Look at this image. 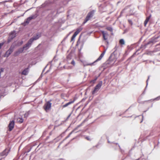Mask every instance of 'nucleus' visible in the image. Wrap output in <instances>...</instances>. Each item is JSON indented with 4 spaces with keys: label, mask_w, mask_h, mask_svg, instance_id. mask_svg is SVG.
I'll list each match as a JSON object with an SVG mask.
<instances>
[{
    "label": "nucleus",
    "mask_w": 160,
    "mask_h": 160,
    "mask_svg": "<svg viewBox=\"0 0 160 160\" xmlns=\"http://www.w3.org/2000/svg\"><path fill=\"white\" fill-rule=\"evenodd\" d=\"M71 64L73 65V66H75V63L74 61L73 60H72L71 62Z\"/></svg>",
    "instance_id": "22"
},
{
    "label": "nucleus",
    "mask_w": 160,
    "mask_h": 160,
    "mask_svg": "<svg viewBox=\"0 0 160 160\" xmlns=\"http://www.w3.org/2000/svg\"><path fill=\"white\" fill-rule=\"evenodd\" d=\"M82 28L80 27L77 29L76 31L74 32V34L77 36L79 33L82 30Z\"/></svg>",
    "instance_id": "14"
},
{
    "label": "nucleus",
    "mask_w": 160,
    "mask_h": 160,
    "mask_svg": "<svg viewBox=\"0 0 160 160\" xmlns=\"http://www.w3.org/2000/svg\"><path fill=\"white\" fill-rule=\"evenodd\" d=\"M102 84V82H100L95 87L94 90L92 92V94L96 93L100 88Z\"/></svg>",
    "instance_id": "1"
},
{
    "label": "nucleus",
    "mask_w": 160,
    "mask_h": 160,
    "mask_svg": "<svg viewBox=\"0 0 160 160\" xmlns=\"http://www.w3.org/2000/svg\"><path fill=\"white\" fill-rule=\"evenodd\" d=\"M85 138L88 140H90V139L89 137H87Z\"/></svg>",
    "instance_id": "28"
},
{
    "label": "nucleus",
    "mask_w": 160,
    "mask_h": 160,
    "mask_svg": "<svg viewBox=\"0 0 160 160\" xmlns=\"http://www.w3.org/2000/svg\"><path fill=\"white\" fill-rule=\"evenodd\" d=\"M160 99V97H157V98H155V100H159V99Z\"/></svg>",
    "instance_id": "27"
},
{
    "label": "nucleus",
    "mask_w": 160,
    "mask_h": 160,
    "mask_svg": "<svg viewBox=\"0 0 160 160\" xmlns=\"http://www.w3.org/2000/svg\"><path fill=\"white\" fill-rule=\"evenodd\" d=\"M119 43L122 45H124L125 44V42L123 39H121L119 41Z\"/></svg>",
    "instance_id": "17"
},
{
    "label": "nucleus",
    "mask_w": 160,
    "mask_h": 160,
    "mask_svg": "<svg viewBox=\"0 0 160 160\" xmlns=\"http://www.w3.org/2000/svg\"><path fill=\"white\" fill-rule=\"evenodd\" d=\"M67 107V105H66V104H64V105H63V106H62V107H63V108H65V107Z\"/></svg>",
    "instance_id": "29"
},
{
    "label": "nucleus",
    "mask_w": 160,
    "mask_h": 160,
    "mask_svg": "<svg viewBox=\"0 0 160 160\" xmlns=\"http://www.w3.org/2000/svg\"><path fill=\"white\" fill-rule=\"evenodd\" d=\"M13 49L11 48H10L6 52V56L7 57H8L9 56L12 52Z\"/></svg>",
    "instance_id": "12"
},
{
    "label": "nucleus",
    "mask_w": 160,
    "mask_h": 160,
    "mask_svg": "<svg viewBox=\"0 0 160 160\" xmlns=\"http://www.w3.org/2000/svg\"><path fill=\"white\" fill-rule=\"evenodd\" d=\"M50 102L51 101L48 102L44 105V108L46 111L49 110L51 108L52 103Z\"/></svg>",
    "instance_id": "5"
},
{
    "label": "nucleus",
    "mask_w": 160,
    "mask_h": 160,
    "mask_svg": "<svg viewBox=\"0 0 160 160\" xmlns=\"http://www.w3.org/2000/svg\"><path fill=\"white\" fill-rule=\"evenodd\" d=\"M20 54V53L18 51H17L16 52H15V53L14 54V55L15 56H18Z\"/></svg>",
    "instance_id": "20"
},
{
    "label": "nucleus",
    "mask_w": 160,
    "mask_h": 160,
    "mask_svg": "<svg viewBox=\"0 0 160 160\" xmlns=\"http://www.w3.org/2000/svg\"><path fill=\"white\" fill-rule=\"evenodd\" d=\"M76 36V35H75L74 34L73 35V36H72V38H71V40L72 41H73L75 38V37Z\"/></svg>",
    "instance_id": "21"
},
{
    "label": "nucleus",
    "mask_w": 160,
    "mask_h": 160,
    "mask_svg": "<svg viewBox=\"0 0 160 160\" xmlns=\"http://www.w3.org/2000/svg\"><path fill=\"white\" fill-rule=\"evenodd\" d=\"M41 37V34L40 33H37L35 36L33 37L32 38L30 39L33 42L34 40H36L39 38Z\"/></svg>",
    "instance_id": "10"
},
{
    "label": "nucleus",
    "mask_w": 160,
    "mask_h": 160,
    "mask_svg": "<svg viewBox=\"0 0 160 160\" xmlns=\"http://www.w3.org/2000/svg\"><path fill=\"white\" fill-rule=\"evenodd\" d=\"M24 49L23 48H23H21L19 49L18 51L20 53L22 52Z\"/></svg>",
    "instance_id": "18"
},
{
    "label": "nucleus",
    "mask_w": 160,
    "mask_h": 160,
    "mask_svg": "<svg viewBox=\"0 0 160 160\" xmlns=\"http://www.w3.org/2000/svg\"><path fill=\"white\" fill-rule=\"evenodd\" d=\"M149 76H148V79H147L146 82H147V85H148V80L149 79Z\"/></svg>",
    "instance_id": "30"
},
{
    "label": "nucleus",
    "mask_w": 160,
    "mask_h": 160,
    "mask_svg": "<svg viewBox=\"0 0 160 160\" xmlns=\"http://www.w3.org/2000/svg\"><path fill=\"white\" fill-rule=\"evenodd\" d=\"M147 86H146V87H147Z\"/></svg>",
    "instance_id": "35"
},
{
    "label": "nucleus",
    "mask_w": 160,
    "mask_h": 160,
    "mask_svg": "<svg viewBox=\"0 0 160 160\" xmlns=\"http://www.w3.org/2000/svg\"><path fill=\"white\" fill-rule=\"evenodd\" d=\"M37 16L38 15L36 14L32 15L31 16H30L26 20L25 22L27 23V24H28L29 23L30 21L31 20L35 19L37 17Z\"/></svg>",
    "instance_id": "4"
},
{
    "label": "nucleus",
    "mask_w": 160,
    "mask_h": 160,
    "mask_svg": "<svg viewBox=\"0 0 160 160\" xmlns=\"http://www.w3.org/2000/svg\"><path fill=\"white\" fill-rule=\"evenodd\" d=\"M97 78H95L94 80H92L91 81V82H92L93 83H94L96 82V80H97Z\"/></svg>",
    "instance_id": "24"
},
{
    "label": "nucleus",
    "mask_w": 160,
    "mask_h": 160,
    "mask_svg": "<svg viewBox=\"0 0 160 160\" xmlns=\"http://www.w3.org/2000/svg\"><path fill=\"white\" fill-rule=\"evenodd\" d=\"M14 121H11L8 126V130L9 131H11L14 128Z\"/></svg>",
    "instance_id": "9"
},
{
    "label": "nucleus",
    "mask_w": 160,
    "mask_h": 160,
    "mask_svg": "<svg viewBox=\"0 0 160 160\" xmlns=\"http://www.w3.org/2000/svg\"><path fill=\"white\" fill-rule=\"evenodd\" d=\"M108 29L109 30H112V28H110Z\"/></svg>",
    "instance_id": "31"
},
{
    "label": "nucleus",
    "mask_w": 160,
    "mask_h": 160,
    "mask_svg": "<svg viewBox=\"0 0 160 160\" xmlns=\"http://www.w3.org/2000/svg\"><path fill=\"white\" fill-rule=\"evenodd\" d=\"M151 17V15H150L148 17H147V18H146L144 22V25L145 26H146V25L147 23L148 22Z\"/></svg>",
    "instance_id": "15"
},
{
    "label": "nucleus",
    "mask_w": 160,
    "mask_h": 160,
    "mask_svg": "<svg viewBox=\"0 0 160 160\" xmlns=\"http://www.w3.org/2000/svg\"><path fill=\"white\" fill-rule=\"evenodd\" d=\"M80 126V125H79V126H78V127H79Z\"/></svg>",
    "instance_id": "34"
},
{
    "label": "nucleus",
    "mask_w": 160,
    "mask_h": 160,
    "mask_svg": "<svg viewBox=\"0 0 160 160\" xmlns=\"http://www.w3.org/2000/svg\"><path fill=\"white\" fill-rule=\"evenodd\" d=\"M74 102V100H73L72 101H70L69 102H68V103H66L67 106H68L69 105L73 103Z\"/></svg>",
    "instance_id": "19"
},
{
    "label": "nucleus",
    "mask_w": 160,
    "mask_h": 160,
    "mask_svg": "<svg viewBox=\"0 0 160 160\" xmlns=\"http://www.w3.org/2000/svg\"><path fill=\"white\" fill-rule=\"evenodd\" d=\"M73 132V131H72V132H71L70 133L69 135H70Z\"/></svg>",
    "instance_id": "32"
},
{
    "label": "nucleus",
    "mask_w": 160,
    "mask_h": 160,
    "mask_svg": "<svg viewBox=\"0 0 160 160\" xmlns=\"http://www.w3.org/2000/svg\"><path fill=\"white\" fill-rule=\"evenodd\" d=\"M102 33L103 35V37L104 40H107L108 39V34L104 32V31H102Z\"/></svg>",
    "instance_id": "11"
},
{
    "label": "nucleus",
    "mask_w": 160,
    "mask_h": 160,
    "mask_svg": "<svg viewBox=\"0 0 160 160\" xmlns=\"http://www.w3.org/2000/svg\"><path fill=\"white\" fill-rule=\"evenodd\" d=\"M32 42L29 39L28 42L23 46L24 49L27 50L31 46Z\"/></svg>",
    "instance_id": "7"
},
{
    "label": "nucleus",
    "mask_w": 160,
    "mask_h": 160,
    "mask_svg": "<svg viewBox=\"0 0 160 160\" xmlns=\"http://www.w3.org/2000/svg\"><path fill=\"white\" fill-rule=\"evenodd\" d=\"M28 113H26L25 114H24V117H27L28 116Z\"/></svg>",
    "instance_id": "26"
},
{
    "label": "nucleus",
    "mask_w": 160,
    "mask_h": 160,
    "mask_svg": "<svg viewBox=\"0 0 160 160\" xmlns=\"http://www.w3.org/2000/svg\"><path fill=\"white\" fill-rule=\"evenodd\" d=\"M9 150L8 149H5L3 152L0 153V156L3 157H6L8 154Z\"/></svg>",
    "instance_id": "8"
},
{
    "label": "nucleus",
    "mask_w": 160,
    "mask_h": 160,
    "mask_svg": "<svg viewBox=\"0 0 160 160\" xmlns=\"http://www.w3.org/2000/svg\"><path fill=\"white\" fill-rule=\"evenodd\" d=\"M16 33L15 31H13L11 32L9 37V38L8 41V42H10L12 39H13L16 37Z\"/></svg>",
    "instance_id": "6"
},
{
    "label": "nucleus",
    "mask_w": 160,
    "mask_h": 160,
    "mask_svg": "<svg viewBox=\"0 0 160 160\" xmlns=\"http://www.w3.org/2000/svg\"><path fill=\"white\" fill-rule=\"evenodd\" d=\"M29 70L28 68L25 69L22 72L21 74L24 75H27L28 72Z\"/></svg>",
    "instance_id": "13"
},
{
    "label": "nucleus",
    "mask_w": 160,
    "mask_h": 160,
    "mask_svg": "<svg viewBox=\"0 0 160 160\" xmlns=\"http://www.w3.org/2000/svg\"><path fill=\"white\" fill-rule=\"evenodd\" d=\"M128 22L131 25H132V22L131 20H128Z\"/></svg>",
    "instance_id": "23"
},
{
    "label": "nucleus",
    "mask_w": 160,
    "mask_h": 160,
    "mask_svg": "<svg viewBox=\"0 0 160 160\" xmlns=\"http://www.w3.org/2000/svg\"><path fill=\"white\" fill-rule=\"evenodd\" d=\"M17 122L19 123H22L23 121V120L22 118H18L17 119Z\"/></svg>",
    "instance_id": "16"
},
{
    "label": "nucleus",
    "mask_w": 160,
    "mask_h": 160,
    "mask_svg": "<svg viewBox=\"0 0 160 160\" xmlns=\"http://www.w3.org/2000/svg\"><path fill=\"white\" fill-rule=\"evenodd\" d=\"M93 12L92 11L90 12L88 14L84 22L83 23V24H84L85 23L88 21L90 18L93 16Z\"/></svg>",
    "instance_id": "3"
},
{
    "label": "nucleus",
    "mask_w": 160,
    "mask_h": 160,
    "mask_svg": "<svg viewBox=\"0 0 160 160\" xmlns=\"http://www.w3.org/2000/svg\"><path fill=\"white\" fill-rule=\"evenodd\" d=\"M3 44L4 43L3 42L0 43V49L2 47L3 45Z\"/></svg>",
    "instance_id": "25"
},
{
    "label": "nucleus",
    "mask_w": 160,
    "mask_h": 160,
    "mask_svg": "<svg viewBox=\"0 0 160 160\" xmlns=\"http://www.w3.org/2000/svg\"><path fill=\"white\" fill-rule=\"evenodd\" d=\"M106 50H105L104 51H103L102 53L101 54L100 56L99 57L93 62L92 63H88L87 64V65L92 66L93 65L94 63L95 62L100 60L102 59V57H103L106 52Z\"/></svg>",
    "instance_id": "2"
},
{
    "label": "nucleus",
    "mask_w": 160,
    "mask_h": 160,
    "mask_svg": "<svg viewBox=\"0 0 160 160\" xmlns=\"http://www.w3.org/2000/svg\"><path fill=\"white\" fill-rule=\"evenodd\" d=\"M23 43V42L22 41L21 42V44H22V43Z\"/></svg>",
    "instance_id": "33"
}]
</instances>
